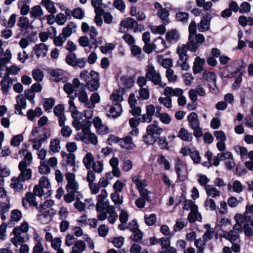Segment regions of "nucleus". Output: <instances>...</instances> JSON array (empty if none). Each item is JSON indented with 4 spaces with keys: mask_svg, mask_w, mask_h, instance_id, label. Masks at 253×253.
Returning <instances> with one entry per match:
<instances>
[{
    "mask_svg": "<svg viewBox=\"0 0 253 253\" xmlns=\"http://www.w3.org/2000/svg\"><path fill=\"white\" fill-rule=\"evenodd\" d=\"M119 26L126 28L127 30H132L135 33L142 31L144 30V25L139 24L138 22L132 17H127L123 19L120 23Z\"/></svg>",
    "mask_w": 253,
    "mask_h": 253,
    "instance_id": "39448f33",
    "label": "nucleus"
},
{
    "mask_svg": "<svg viewBox=\"0 0 253 253\" xmlns=\"http://www.w3.org/2000/svg\"><path fill=\"white\" fill-rule=\"evenodd\" d=\"M111 198L115 205H121L123 202V197L120 196V192H114L112 193Z\"/></svg>",
    "mask_w": 253,
    "mask_h": 253,
    "instance_id": "774afa93",
    "label": "nucleus"
},
{
    "mask_svg": "<svg viewBox=\"0 0 253 253\" xmlns=\"http://www.w3.org/2000/svg\"><path fill=\"white\" fill-rule=\"evenodd\" d=\"M76 24L73 22H70L65 27L63 28L61 34L67 39L73 32H76Z\"/></svg>",
    "mask_w": 253,
    "mask_h": 253,
    "instance_id": "bb28decb",
    "label": "nucleus"
},
{
    "mask_svg": "<svg viewBox=\"0 0 253 253\" xmlns=\"http://www.w3.org/2000/svg\"><path fill=\"white\" fill-rule=\"evenodd\" d=\"M153 43L154 50L158 53L163 52L170 46V45H167L165 40L160 37L155 39Z\"/></svg>",
    "mask_w": 253,
    "mask_h": 253,
    "instance_id": "aec40b11",
    "label": "nucleus"
},
{
    "mask_svg": "<svg viewBox=\"0 0 253 253\" xmlns=\"http://www.w3.org/2000/svg\"><path fill=\"white\" fill-rule=\"evenodd\" d=\"M64 110L65 107L63 104H58L53 109L54 114L58 118V124L60 126H63L66 120Z\"/></svg>",
    "mask_w": 253,
    "mask_h": 253,
    "instance_id": "f8f14e48",
    "label": "nucleus"
},
{
    "mask_svg": "<svg viewBox=\"0 0 253 253\" xmlns=\"http://www.w3.org/2000/svg\"><path fill=\"white\" fill-rule=\"evenodd\" d=\"M144 219L145 223L148 226L154 225L157 221L156 215L154 213H151L149 215L145 214Z\"/></svg>",
    "mask_w": 253,
    "mask_h": 253,
    "instance_id": "bf43d9fd",
    "label": "nucleus"
},
{
    "mask_svg": "<svg viewBox=\"0 0 253 253\" xmlns=\"http://www.w3.org/2000/svg\"><path fill=\"white\" fill-rule=\"evenodd\" d=\"M204 205L207 210L214 211L216 209L215 203L212 199L207 198L205 201Z\"/></svg>",
    "mask_w": 253,
    "mask_h": 253,
    "instance_id": "052dcab7",
    "label": "nucleus"
},
{
    "mask_svg": "<svg viewBox=\"0 0 253 253\" xmlns=\"http://www.w3.org/2000/svg\"><path fill=\"white\" fill-rule=\"evenodd\" d=\"M183 93V90L179 88H173L171 87H166L164 91V95L166 96H169L171 98L172 96L178 97Z\"/></svg>",
    "mask_w": 253,
    "mask_h": 253,
    "instance_id": "a878e982",
    "label": "nucleus"
},
{
    "mask_svg": "<svg viewBox=\"0 0 253 253\" xmlns=\"http://www.w3.org/2000/svg\"><path fill=\"white\" fill-rule=\"evenodd\" d=\"M30 14L31 17L35 19L39 16L42 15L43 12L40 5H35L31 8Z\"/></svg>",
    "mask_w": 253,
    "mask_h": 253,
    "instance_id": "de8ad7c7",
    "label": "nucleus"
},
{
    "mask_svg": "<svg viewBox=\"0 0 253 253\" xmlns=\"http://www.w3.org/2000/svg\"><path fill=\"white\" fill-rule=\"evenodd\" d=\"M132 181L136 185L137 190L145 187L146 185L144 180H142L140 175H135L132 178Z\"/></svg>",
    "mask_w": 253,
    "mask_h": 253,
    "instance_id": "6e6d98bb",
    "label": "nucleus"
},
{
    "mask_svg": "<svg viewBox=\"0 0 253 253\" xmlns=\"http://www.w3.org/2000/svg\"><path fill=\"white\" fill-rule=\"evenodd\" d=\"M32 159V153L28 151L24 156L23 160L19 162L18 165H22V166H29L31 163Z\"/></svg>",
    "mask_w": 253,
    "mask_h": 253,
    "instance_id": "13d9d810",
    "label": "nucleus"
},
{
    "mask_svg": "<svg viewBox=\"0 0 253 253\" xmlns=\"http://www.w3.org/2000/svg\"><path fill=\"white\" fill-rule=\"evenodd\" d=\"M189 122V126L191 128H193L200 126V121L198 119V116L195 112L191 113L187 117Z\"/></svg>",
    "mask_w": 253,
    "mask_h": 253,
    "instance_id": "c756f323",
    "label": "nucleus"
},
{
    "mask_svg": "<svg viewBox=\"0 0 253 253\" xmlns=\"http://www.w3.org/2000/svg\"><path fill=\"white\" fill-rule=\"evenodd\" d=\"M88 126L87 127H84L81 132H79L76 137L77 140H82L86 144H91L96 145L98 143L97 136L93 133L91 132L89 127L91 123H87Z\"/></svg>",
    "mask_w": 253,
    "mask_h": 253,
    "instance_id": "f03ea898",
    "label": "nucleus"
},
{
    "mask_svg": "<svg viewBox=\"0 0 253 253\" xmlns=\"http://www.w3.org/2000/svg\"><path fill=\"white\" fill-rule=\"evenodd\" d=\"M121 80L126 88H131L133 85L134 81L131 77L123 76L121 78Z\"/></svg>",
    "mask_w": 253,
    "mask_h": 253,
    "instance_id": "0e129e2a",
    "label": "nucleus"
},
{
    "mask_svg": "<svg viewBox=\"0 0 253 253\" xmlns=\"http://www.w3.org/2000/svg\"><path fill=\"white\" fill-rule=\"evenodd\" d=\"M235 219L236 223L234 225L232 230L236 231L238 233H239V232H242V223L244 222V217L241 214H237L235 216Z\"/></svg>",
    "mask_w": 253,
    "mask_h": 253,
    "instance_id": "58836bf2",
    "label": "nucleus"
},
{
    "mask_svg": "<svg viewBox=\"0 0 253 253\" xmlns=\"http://www.w3.org/2000/svg\"><path fill=\"white\" fill-rule=\"evenodd\" d=\"M205 40V37L201 34H197L195 36H189L188 43L182 45H185L187 50L195 52Z\"/></svg>",
    "mask_w": 253,
    "mask_h": 253,
    "instance_id": "20e7f679",
    "label": "nucleus"
},
{
    "mask_svg": "<svg viewBox=\"0 0 253 253\" xmlns=\"http://www.w3.org/2000/svg\"><path fill=\"white\" fill-rule=\"evenodd\" d=\"M28 239V237L26 233H22V234L11 238V242L15 247H17L21 244L26 242Z\"/></svg>",
    "mask_w": 253,
    "mask_h": 253,
    "instance_id": "e433bc0d",
    "label": "nucleus"
},
{
    "mask_svg": "<svg viewBox=\"0 0 253 253\" xmlns=\"http://www.w3.org/2000/svg\"><path fill=\"white\" fill-rule=\"evenodd\" d=\"M99 86V74L94 71H91V79L87 82L85 87L91 91H95Z\"/></svg>",
    "mask_w": 253,
    "mask_h": 253,
    "instance_id": "6e6552de",
    "label": "nucleus"
},
{
    "mask_svg": "<svg viewBox=\"0 0 253 253\" xmlns=\"http://www.w3.org/2000/svg\"><path fill=\"white\" fill-rule=\"evenodd\" d=\"M16 104L15 105L16 113L21 115H24L22 109H25L26 108V99L24 98L23 94H20L16 96Z\"/></svg>",
    "mask_w": 253,
    "mask_h": 253,
    "instance_id": "a211bd4d",
    "label": "nucleus"
},
{
    "mask_svg": "<svg viewBox=\"0 0 253 253\" xmlns=\"http://www.w3.org/2000/svg\"><path fill=\"white\" fill-rule=\"evenodd\" d=\"M10 209V204L8 203H1L0 204V215L2 220H4L6 217L5 213L8 212Z\"/></svg>",
    "mask_w": 253,
    "mask_h": 253,
    "instance_id": "5fc2aeb1",
    "label": "nucleus"
},
{
    "mask_svg": "<svg viewBox=\"0 0 253 253\" xmlns=\"http://www.w3.org/2000/svg\"><path fill=\"white\" fill-rule=\"evenodd\" d=\"M187 219L190 223H194L196 221H201L202 216L198 211V206H195V209L191 210L188 215Z\"/></svg>",
    "mask_w": 253,
    "mask_h": 253,
    "instance_id": "393cba45",
    "label": "nucleus"
},
{
    "mask_svg": "<svg viewBox=\"0 0 253 253\" xmlns=\"http://www.w3.org/2000/svg\"><path fill=\"white\" fill-rule=\"evenodd\" d=\"M207 195L208 197L216 198L220 195V191L213 185H208L205 187Z\"/></svg>",
    "mask_w": 253,
    "mask_h": 253,
    "instance_id": "473e14b6",
    "label": "nucleus"
},
{
    "mask_svg": "<svg viewBox=\"0 0 253 253\" xmlns=\"http://www.w3.org/2000/svg\"><path fill=\"white\" fill-rule=\"evenodd\" d=\"M83 198V195L80 194L78 195L77 193L68 192L64 196V199L66 203H70L75 200H80Z\"/></svg>",
    "mask_w": 253,
    "mask_h": 253,
    "instance_id": "c03bdc74",
    "label": "nucleus"
},
{
    "mask_svg": "<svg viewBox=\"0 0 253 253\" xmlns=\"http://www.w3.org/2000/svg\"><path fill=\"white\" fill-rule=\"evenodd\" d=\"M93 157L91 153H87L84 157L83 162L85 168L89 169L91 168L93 163Z\"/></svg>",
    "mask_w": 253,
    "mask_h": 253,
    "instance_id": "8fccbe9b",
    "label": "nucleus"
},
{
    "mask_svg": "<svg viewBox=\"0 0 253 253\" xmlns=\"http://www.w3.org/2000/svg\"><path fill=\"white\" fill-rule=\"evenodd\" d=\"M11 59V53L9 49H6L2 56L0 57V70H3V68L6 67V65Z\"/></svg>",
    "mask_w": 253,
    "mask_h": 253,
    "instance_id": "c85d7f7f",
    "label": "nucleus"
},
{
    "mask_svg": "<svg viewBox=\"0 0 253 253\" xmlns=\"http://www.w3.org/2000/svg\"><path fill=\"white\" fill-rule=\"evenodd\" d=\"M50 76L51 80L53 82L65 83L67 81V78L62 70H53L51 72Z\"/></svg>",
    "mask_w": 253,
    "mask_h": 253,
    "instance_id": "dca6fc26",
    "label": "nucleus"
},
{
    "mask_svg": "<svg viewBox=\"0 0 253 253\" xmlns=\"http://www.w3.org/2000/svg\"><path fill=\"white\" fill-rule=\"evenodd\" d=\"M205 60L200 57H196L193 63V72L194 74H197L204 70V65Z\"/></svg>",
    "mask_w": 253,
    "mask_h": 253,
    "instance_id": "b1692460",
    "label": "nucleus"
},
{
    "mask_svg": "<svg viewBox=\"0 0 253 253\" xmlns=\"http://www.w3.org/2000/svg\"><path fill=\"white\" fill-rule=\"evenodd\" d=\"M32 76L36 81L40 82L43 79L44 74L41 70L37 69L32 71Z\"/></svg>",
    "mask_w": 253,
    "mask_h": 253,
    "instance_id": "e2e57ef3",
    "label": "nucleus"
},
{
    "mask_svg": "<svg viewBox=\"0 0 253 253\" xmlns=\"http://www.w3.org/2000/svg\"><path fill=\"white\" fill-rule=\"evenodd\" d=\"M203 78L208 82L215 84L216 80V76L213 72H210L205 71L203 74Z\"/></svg>",
    "mask_w": 253,
    "mask_h": 253,
    "instance_id": "864d4df0",
    "label": "nucleus"
},
{
    "mask_svg": "<svg viewBox=\"0 0 253 253\" xmlns=\"http://www.w3.org/2000/svg\"><path fill=\"white\" fill-rule=\"evenodd\" d=\"M37 218L38 220L42 224H46L50 220L49 212L47 211L37 214Z\"/></svg>",
    "mask_w": 253,
    "mask_h": 253,
    "instance_id": "09e8293b",
    "label": "nucleus"
},
{
    "mask_svg": "<svg viewBox=\"0 0 253 253\" xmlns=\"http://www.w3.org/2000/svg\"><path fill=\"white\" fill-rule=\"evenodd\" d=\"M100 101V98L99 94L97 92L93 93L90 98V101L87 104V108L91 109L95 107V104L99 103Z\"/></svg>",
    "mask_w": 253,
    "mask_h": 253,
    "instance_id": "37998d69",
    "label": "nucleus"
},
{
    "mask_svg": "<svg viewBox=\"0 0 253 253\" xmlns=\"http://www.w3.org/2000/svg\"><path fill=\"white\" fill-rule=\"evenodd\" d=\"M39 185L42 186L46 190L45 194L46 197H48L51 195L50 193V184L49 180L45 176H42L40 180Z\"/></svg>",
    "mask_w": 253,
    "mask_h": 253,
    "instance_id": "f704fd0d",
    "label": "nucleus"
},
{
    "mask_svg": "<svg viewBox=\"0 0 253 253\" xmlns=\"http://www.w3.org/2000/svg\"><path fill=\"white\" fill-rule=\"evenodd\" d=\"M158 123L154 122L153 124L149 125L146 128L147 133L155 136L157 138H159L162 133L163 129L158 125Z\"/></svg>",
    "mask_w": 253,
    "mask_h": 253,
    "instance_id": "f3484780",
    "label": "nucleus"
},
{
    "mask_svg": "<svg viewBox=\"0 0 253 253\" xmlns=\"http://www.w3.org/2000/svg\"><path fill=\"white\" fill-rule=\"evenodd\" d=\"M11 181L10 186L15 191L20 192L23 190V185L21 183L22 181L18 177L12 178Z\"/></svg>",
    "mask_w": 253,
    "mask_h": 253,
    "instance_id": "4c0bfd02",
    "label": "nucleus"
},
{
    "mask_svg": "<svg viewBox=\"0 0 253 253\" xmlns=\"http://www.w3.org/2000/svg\"><path fill=\"white\" fill-rule=\"evenodd\" d=\"M82 84L79 79L74 78L73 80L72 84L68 83L64 85L63 89L67 94H72L74 92H76V90H78Z\"/></svg>",
    "mask_w": 253,
    "mask_h": 253,
    "instance_id": "ddd939ff",
    "label": "nucleus"
},
{
    "mask_svg": "<svg viewBox=\"0 0 253 253\" xmlns=\"http://www.w3.org/2000/svg\"><path fill=\"white\" fill-rule=\"evenodd\" d=\"M65 176L68 182L66 186L67 192L77 193L78 195L82 194L78 191L79 186L78 183L75 180V175L73 173L68 172Z\"/></svg>",
    "mask_w": 253,
    "mask_h": 253,
    "instance_id": "423d86ee",
    "label": "nucleus"
},
{
    "mask_svg": "<svg viewBox=\"0 0 253 253\" xmlns=\"http://www.w3.org/2000/svg\"><path fill=\"white\" fill-rule=\"evenodd\" d=\"M157 162L159 165H163L166 170H169L170 168V165L169 161L162 155L159 156Z\"/></svg>",
    "mask_w": 253,
    "mask_h": 253,
    "instance_id": "680f3d73",
    "label": "nucleus"
},
{
    "mask_svg": "<svg viewBox=\"0 0 253 253\" xmlns=\"http://www.w3.org/2000/svg\"><path fill=\"white\" fill-rule=\"evenodd\" d=\"M108 108L107 116L113 118H116L120 116L122 111L121 104H119V103L113 104L112 106H108L106 109H108Z\"/></svg>",
    "mask_w": 253,
    "mask_h": 253,
    "instance_id": "2eb2a0df",
    "label": "nucleus"
},
{
    "mask_svg": "<svg viewBox=\"0 0 253 253\" xmlns=\"http://www.w3.org/2000/svg\"><path fill=\"white\" fill-rule=\"evenodd\" d=\"M166 39L170 43H175L179 39V34L176 30H172L167 33Z\"/></svg>",
    "mask_w": 253,
    "mask_h": 253,
    "instance_id": "7c9ffc66",
    "label": "nucleus"
},
{
    "mask_svg": "<svg viewBox=\"0 0 253 253\" xmlns=\"http://www.w3.org/2000/svg\"><path fill=\"white\" fill-rule=\"evenodd\" d=\"M17 25L21 29L22 31L27 30L29 28V19L27 17L24 16L20 17L18 19Z\"/></svg>",
    "mask_w": 253,
    "mask_h": 253,
    "instance_id": "49530a36",
    "label": "nucleus"
},
{
    "mask_svg": "<svg viewBox=\"0 0 253 253\" xmlns=\"http://www.w3.org/2000/svg\"><path fill=\"white\" fill-rule=\"evenodd\" d=\"M222 156H223V161H224L226 169L230 170L233 169L235 166V162L232 153L227 151L222 153Z\"/></svg>",
    "mask_w": 253,
    "mask_h": 253,
    "instance_id": "4be33fe9",
    "label": "nucleus"
},
{
    "mask_svg": "<svg viewBox=\"0 0 253 253\" xmlns=\"http://www.w3.org/2000/svg\"><path fill=\"white\" fill-rule=\"evenodd\" d=\"M138 95L137 96L138 100H146L150 97V91L147 88H140L138 91Z\"/></svg>",
    "mask_w": 253,
    "mask_h": 253,
    "instance_id": "79ce46f5",
    "label": "nucleus"
},
{
    "mask_svg": "<svg viewBox=\"0 0 253 253\" xmlns=\"http://www.w3.org/2000/svg\"><path fill=\"white\" fill-rule=\"evenodd\" d=\"M205 243L201 238L195 240L194 244L197 248V253H204Z\"/></svg>",
    "mask_w": 253,
    "mask_h": 253,
    "instance_id": "4d7b16f0",
    "label": "nucleus"
},
{
    "mask_svg": "<svg viewBox=\"0 0 253 253\" xmlns=\"http://www.w3.org/2000/svg\"><path fill=\"white\" fill-rule=\"evenodd\" d=\"M177 136L183 141L191 142L193 139V134L184 127L180 128Z\"/></svg>",
    "mask_w": 253,
    "mask_h": 253,
    "instance_id": "cd10ccee",
    "label": "nucleus"
},
{
    "mask_svg": "<svg viewBox=\"0 0 253 253\" xmlns=\"http://www.w3.org/2000/svg\"><path fill=\"white\" fill-rule=\"evenodd\" d=\"M108 194L105 189L101 191V193L97 196L96 210L97 212V218L99 220H104L108 218L111 224H114L117 219L118 216L113 206H109L108 200H105Z\"/></svg>",
    "mask_w": 253,
    "mask_h": 253,
    "instance_id": "f257e3e1",
    "label": "nucleus"
},
{
    "mask_svg": "<svg viewBox=\"0 0 253 253\" xmlns=\"http://www.w3.org/2000/svg\"><path fill=\"white\" fill-rule=\"evenodd\" d=\"M157 140V138L155 136L151 134H147L143 136V141L148 145L154 144Z\"/></svg>",
    "mask_w": 253,
    "mask_h": 253,
    "instance_id": "338daca9",
    "label": "nucleus"
},
{
    "mask_svg": "<svg viewBox=\"0 0 253 253\" xmlns=\"http://www.w3.org/2000/svg\"><path fill=\"white\" fill-rule=\"evenodd\" d=\"M36 200V195L33 193L27 192L22 198V206L26 210L29 207H37V202Z\"/></svg>",
    "mask_w": 253,
    "mask_h": 253,
    "instance_id": "1a4fd4ad",
    "label": "nucleus"
},
{
    "mask_svg": "<svg viewBox=\"0 0 253 253\" xmlns=\"http://www.w3.org/2000/svg\"><path fill=\"white\" fill-rule=\"evenodd\" d=\"M40 138L38 140L33 139L31 140L33 143V148L35 150H38L40 149L42 143L47 139L48 136L45 133H44L43 135H40Z\"/></svg>",
    "mask_w": 253,
    "mask_h": 253,
    "instance_id": "2f4dec72",
    "label": "nucleus"
},
{
    "mask_svg": "<svg viewBox=\"0 0 253 253\" xmlns=\"http://www.w3.org/2000/svg\"><path fill=\"white\" fill-rule=\"evenodd\" d=\"M182 165V162L180 159H177L175 164L174 169L177 174V179L180 181H183L185 179V177L181 176V169Z\"/></svg>",
    "mask_w": 253,
    "mask_h": 253,
    "instance_id": "603ef678",
    "label": "nucleus"
},
{
    "mask_svg": "<svg viewBox=\"0 0 253 253\" xmlns=\"http://www.w3.org/2000/svg\"><path fill=\"white\" fill-rule=\"evenodd\" d=\"M48 46L44 43H41L36 44L34 50L37 58L45 57L48 51Z\"/></svg>",
    "mask_w": 253,
    "mask_h": 253,
    "instance_id": "5701e85b",
    "label": "nucleus"
},
{
    "mask_svg": "<svg viewBox=\"0 0 253 253\" xmlns=\"http://www.w3.org/2000/svg\"><path fill=\"white\" fill-rule=\"evenodd\" d=\"M119 161L117 157H113L109 161V164L112 168V172H108L106 173V178L108 180H111L113 178V176L116 177H120L121 176V171L118 167Z\"/></svg>",
    "mask_w": 253,
    "mask_h": 253,
    "instance_id": "0eeeda50",
    "label": "nucleus"
},
{
    "mask_svg": "<svg viewBox=\"0 0 253 253\" xmlns=\"http://www.w3.org/2000/svg\"><path fill=\"white\" fill-rule=\"evenodd\" d=\"M224 237L231 243H234L239 239V235L237 231L231 230L224 233Z\"/></svg>",
    "mask_w": 253,
    "mask_h": 253,
    "instance_id": "a18cd8bd",
    "label": "nucleus"
},
{
    "mask_svg": "<svg viewBox=\"0 0 253 253\" xmlns=\"http://www.w3.org/2000/svg\"><path fill=\"white\" fill-rule=\"evenodd\" d=\"M169 15V11L165 8L161 9L160 11L157 12V15L162 20V23L165 25H166L169 22L168 18Z\"/></svg>",
    "mask_w": 253,
    "mask_h": 253,
    "instance_id": "c9c22d12",
    "label": "nucleus"
},
{
    "mask_svg": "<svg viewBox=\"0 0 253 253\" xmlns=\"http://www.w3.org/2000/svg\"><path fill=\"white\" fill-rule=\"evenodd\" d=\"M188 224L187 219L183 218L177 219L175 225L173 227V229L175 231H178L182 230L184 227H186Z\"/></svg>",
    "mask_w": 253,
    "mask_h": 253,
    "instance_id": "3c124183",
    "label": "nucleus"
},
{
    "mask_svg": "<svg viewBox=\"0 0 253 253\" xmlns=\"http://www.w3.org/2000/svg\"><path fill=\"white\" fill-rule=\"evenodd\" d=\"M187 48L185 45H182L181 47H178L177 48V53L179 56V61L185 62L187 61L189 58V56L187 54Z\"/></svg>",
    "mask_w": 253,
    "mask_h": 253,
    "instance_id": "72a5a7b5",
    "label": "nucleus"
},
{
    "mask_svg": "<svg viewBox=\"0 0 253 253\" xmlns=\"http://www.w3.org/2000/svg\"><path fill=\"white\" fill-rule=\"evenodd\" d=\"M146 78L154 85H159L161 88H164L167 85L166 83L162 82V78L159 72L155 70L152 64H149L147 66Z\"/></svg>",
    "mask_w": 253,
    "mask_h": 253,
    "instance_id": "7ed1b4c3",
    "label": "nucleus"
},
{
    "mask_svg": "<svg viewBox=\"0 0 253 253\" xmlns=\"http://www.w3.org/2000/svg\"><path fill=\"white\" fill-rule=\"evenodd\" d=\"M119 145L121 148L127 150H131L135 147V144L132 142V137L129 135L123 138H120Z\"/></svg>",
    "mask_w": 253,
    "mask_h": 253,
    "instance_id": "412c9836",
    "label": "nucleus"
},
{
    "mask_svg": "<svg viewBox=\"0 0 253 253\" xmlns=\"http://www.w3.org/2000/svg\"><path fill=\"white\" fill-rule=\"evenodd\" d=\"M72 15L75 18L81 20L84 17V12L81 8H76L72 10Z\"/></svg>",
    "mask_w": 253,
    "mask_h": 253,
    "instance_id": "69168bd1",
    "label": "nucleus"
},
{
    "mask_svg": "<svg viewBox=\"0 0 253 253\" xmlns=\"http://www.w3.org/2000/svg\"><path fill=\"white\" fill-rule=\"evenodd\" d=\"M78 92V97L79 100L81 103L84 104V105L87 107V104L88 103V98L87 93L85 91V85L82 83L80 84V86L76 90Z\"/></svg>",
    "mask_w": 253,
    "mask_h": 253,
    "instance_id": "6ab92c4d",
    "label": "nucleus"
},
{
    "mask_svg": "<svg viewBox=\"0 0 253 253\" xmlns=\"http://www.w3.org/2000/svg\"><path fill=\"white\" fill-rule=\"evenodd\" d=\"M211 18V15L209 13L202 14L201 20L198 25V28L199 32H204L210 29V22Z\"/></svg>",
    "mask_w": 253,
    "mask_h": 253,
    "instance_id": "9b49d317",
    "label": "nucleus"
},
{
    "mask_svg": "<svg viewBox=\"0 0 253 253\" xmlns=\"http://www.w3.org/2000/svg\"><path fill=\"white\" fill-rule=\"evenodd\" d=\"M49 149L51 154L59 152L61 147L60 145V140L58 139H52L50 140Z\"/></svg>",
    "mask_w": 253,
    "mask_h": 253,
    "instance_id": "ea45409f",
    "label": "nucleus"
},
{
    "mask_svg": "<svg viewBox=\"0 0 253 253\" xmlns=\"http://www.w3.org/2000/svg\"><path fill=\"white\" fill-rule=\"evenodd\" d=\"M29 166L18 165V169L20 171L18 177L21 181H25L31 179L32 172L31 169L28 168Z\"/></svg>",
    "mask_w": 253,
    "mask_h": 253,
    "instance_id": "4468645a",
    "label": "nucleus"
},
{
    "mask_svg": "<svg viewBox=\"0 0 253 253\" xmlns=\"http://www.w3.org/2000/svg\"><path fill=\"white\" fill-rule=\"evenodd\" d=\"M17 78H11L8 77L7 74H3V78L0 82L1 89L3 93L7 94L9 92V89L13 84V82H16Z\"/></svg>",
    "mask_w": 253,
    "mask_h": 253,
    "instance_id": "9d476101",
    "label": "nucleus"
},
{
    "mask_svg": "<svg viewBox=\"0 0 253 253\" xmlns=\"http://www.w3.org/2000/svg\"><path fill=\"white\" fill-rule=\"evenodd\" d=\"M86 249L85 242L81 240H77L72 248V250L79 253H82Z\"/></svg>",
    "mask_w": 253,
    "mask_h": 253,
    "instance_id": "a19ab883",
    "label": "nucleus"
}]
</instances>
